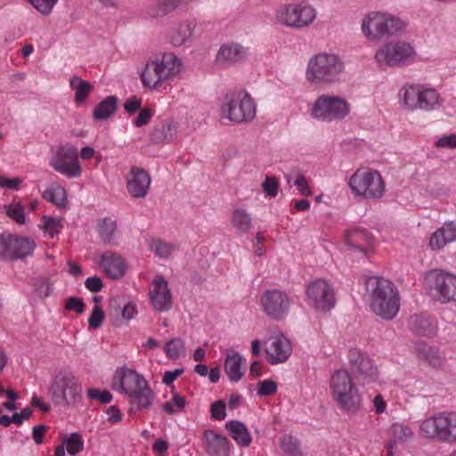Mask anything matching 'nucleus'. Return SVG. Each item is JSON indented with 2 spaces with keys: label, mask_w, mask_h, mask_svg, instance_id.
<instances>
[{
  "label": "nucleus",
  "mask_w": 456,
  "mask_h": 456,
  "mask_svg": "<svg viewBox=\"0 0 456 456\" xmlns=\"http://www.w3.org/2000/svg\"><path fill=\"white\" fill-rule=\"evenodd\" d=\"M113 390L126 395L129 398V414L148 411L155 401V394L144 377L126 368H118L112 377Z\"/></svg>",
  "instance_id": "1"
},
{
  "label": "nucleus",
  "mask_w": 456,
  "mask_h": 456,
  "mask_svg": "<svg viewBox=\"0 0 456 456\" xmlns=\"http://www.w3.org/2000/svg\"><path fill=\"white\" fill-rule=\"evenodd\" d=\"M346 71L343 59L336 53L322 52L307 61L305 79L312 86H330L340 81Z\"/></svg>",
  "instance_id": "2"
},
{
  "label": "nucleus",
  "mask_w": 456,
  "mask_h": 456,
  "mask_svg": "<svg viewBox=\"0 0 456 456\" xmlns=\"http://www.w3.org/2000/svg\"><path fill=\"white\" fill-rule=\"evenodd\" d=\"M182 65L174 53H164L160 58L149 60L141 74L143 87L150 90L166 88L179 75Z\"/></svg>",
  "instance_id": "3"
},
{
  "label": "nucleus",
  "mask_w": 456,
  "mask_h": 456,
  "mask_svg": "<svg viewBox=\"0 0 456 456\" xmlns=\"http://www.w3.org/2000/svg\"><path fill=\"white\" fill-rule=\"evenodd\" d=\"M318 18V10L306 0L281 4L274 12V21L289 29L303 30L310 28Z\"/></svg>",
  "instance_id": "4"
},
{
  "label": "nucleus",
  "mask_w": 456,
  "mask_h": 456,
  "mask_svg": "<svg viewBox=\"0 0 456 456\" xmlns=\"http://www.w3.org/2000/svg\"><path fill=\"white\" fill-rule=\"evenodd\" d=\"M256 112V104L246 91L226 94L220 103L219 116L232 123L241 124L253 120Z\"/></svg>",
  "instance_id": "5"
},
{
  "label": "nucleus",
  "mask_w": 456,
  "mask_h": 456,
  "mask_svg": "<svg viewBox=\"0 0 456 456\" xmlns=\"http://www.w3.org/2000/svg\"><path fill=\"white\" fill-rule=\"evenodd\" d=\"M49 393L56 404L76 406L82 401L83 387L75 374L61 370L53 378Z\"/></svg>",
  "instance_id": "6"
},
{
  "label": "nucleus",
  "mask_w": 456,
  "mask_h": 456,
  "mask_svg": "<svg viewBox=\"0 0 456 456\" xmlns=\"http://www.w3.org/2000/svg\"><path fill=\"white\" fill-rule=\"evenodd\" d=\"M399 308L396 287L389 280L377 277L375 288L372 289V311L382 319L390 321L396 316Z\"/></svg>",
  "instance_id": "7"
},
{
  "label": "nucleus",
  "mask_w": 456,
  "mask_h": 456,
  "mask_svg": "<svg viewBox=\"0 0 456 456\" xmlns=\"http://www.w3.org/2000/svg\"><path fill=\"white\" fill-rule=\"evenodd\" d=\"M419 434L440 443H456V411H444L427 418L419 425Z\"/></svg>",
  "instance_id": "8"
},
{
  "label": "nucleus",
  "mask_w": 456,
  "mask_h": 456,
  "mask_svg": "<svg viewBox=\"0 0 456 456\" xmlns=\"http://www.w3.org/2000/svg\"><path fill=\"white\" fill-rule=\"evenodd\" d=\"M330 387L332 399L341 409L347 411L358 409L361 404V395L348 371L336 370L331 375Z\"/></svg>",
  "instance_id": "9"
},
{
  "label": "nucleus",
  "mask_w": 456,
  "mask_h": 456,
  "mask_svg": "<svg viewBox=\"0 0 456 456\" xmlns=\"http://www.w3.org/2000/svg\"><path fill=\"white\" fill-rule=\"evenodd\" d=\"M399 94L404 107L411 110L434 111L439 110L444 103V99L435 88L422 85H405Z\"/></svg>",
  "instance_id": "10"
},
{
  "label": "nucleus",
  "mask_w": 456,
  "mask_h": 456,
  "mask_svg": "<svg viewBox=\"0 0 456 456\" xmlns=\"http://www.w3.org/2000/svg\"><path fill=\"white\" fill-rule=\"evenodd\" d=\"M351 106L343 97L322 94L315 99L309 112L312 118L322 122H337L345 119Z\"/></svg>",
  "instance_id": "11"
},
{
  "label": "nucleus",
  "mask_w": 456,
  "mask_h": 456,
  "mask_svg": "<svg viewBox=\"0 0 456 456\" xmlns=\"http://www.w3.org/2000/svg\"><path fill=\"white\" fill-rule=\"evenodd\" d=\"M78 150L71 143L60 144L53 149L49 165L56 172L68 178H77L82 175Z\"/></svg>",
  "instance_id": "12"
},
{
  "label": "nucleus",
  "mask_w": 456,
  "mask_h": 456,
  "mask_svg": "<svg viewBox=\"0 0 456 456\" xmlns=\"http://www.w3.org/2000/svg\"><path fill=\"white\" fill-rule=\"evenodd\" d=\"M434 299L445 304L456 302V275L440 269H434L426 276Z\"/></svg>",
  "instance_id": "13"
},
{
  "label": "nucleus",
  "mask_w": 456,
  "mask_h": 456,
  "mask_svg": "<svg viewBox=\"0 0 456 456\" xmlns=\"http://www.w3.org/2000/svg\"><path fill=\"white\" fill-rule=\"evenodd\" d=\"M36 248L33 239L12 234H0V259L4 261H14L23 259L30 255Z\"/></svg>",
  "instance_id": "14"
},
{
  "label": "nucleus",
  "mask_w": 456,
  "mask_h": 456,
  "mask_svg": "<svg viewBox=\"0 0 456 456\" xmlns=\"http://www.w3.org/2000/svg\"><path fill=\"white\" fill-rule=\"evenodd\" d=\"M413 47L404 41L388 43L380 47L375 54L377 63L380 67L402 66L415 57Z\"/></svg>",
  "instance_id": "15"
},
{
  "label": "nucleus",
  "mask_w": 456,
  "mask_h": 456,
  "mask_svg": "<svg viewBox=\"0 0 456 456\" xmlns=\"http://www.w3.org/2000/svg\"><path fill=\"white\" fill-rule=\"evenodd\" d=\"M306 298L310 305L323 312L330 311L336 305L333 288L322 279H317L308 285Z\"/></svg>",
  "instance_id": "16"
},
{
  "label": "nucleus",
  "mask_w": 456,
  "mask_h": 456,
  "mask_svg": "<svg viewBox=\"0 0 456 456\" xmlns=\"http://www.w3.org/2000/svg\"><path fill=\"white\" fill-rule=\"evenodd\" d=\"M260 302L265 314L274 320L283 318L289 312L291 303L289 295L278 289L265 291Z\"/></svg>",
  "instance_id": "17"
},
{
  "label": "nucleus",
  "mask_w": 456,
  "mask_h": 456,
  "mask_svg": "<svg viewBox=\"0 0 456 456\" xmlns=\"http://www.w3.org/2000/svg\"><path fill=\"white\" fill-rule=\"evenodd\" d=\"M264 346L266 361L273 365L285 362L292 353L290 342L281 334L269 337Z\"/></svg>",
  "instance_id": "18"
},
{
  "label": "nucleus",
  "mask_w": 456,
  "mask_h": 456,
  "mask_svg": "<svg viewBox=\"0 0 456 456\" xmlns=\"http://www.w3.org/2000/svg\"><path fill=\"white\" fill-rule=\"evenodd\" d=\"M126 190L134 199L145 198L149 192L151 178L150 174L139 167H132L126 176Z\"/></svg>",
  "instance_id": "19"
},
{
  "label": "nucleus",
  "mask_w": 456,
  "mask_h": 456,
  "mask_svg": "<svg viewBox=\"0 0 456 456\" xmlns=\"http://www.w3.org/2000/svg\"><path fill=\"white\" fill-rule=\"evenodd\" d=\"M150 300L158 312H167L172 306V295L167 281L162 275H156L150 290Z\"/></svg>",
  "instance_id": "20"
},
{
  "label": "nucleus",
  "mask_w": 456,
  "mask_h": 456,
  "mask_svg": "<svg viewBox=\"0 0 456 456\" xmlns=\"http://www.w3.org/2000/svg\"><path fill=\"white\" fill-rule=\"evenodd\" d=\"M195 28L191 20L174 22L167 31V41L174 47L188 46L193 40Z\"/></svg>",
  "instance_id": "21"
},
{
  "label": "nucleus",
  "mask_w": 456,
  "mask_h": 456,
  "mask_svg": "<svg viewBox=\"0 0 456 456\" xmlns=\"http://www.w3.org/2000/svg\"><path fill=\"white\" fill-rule=\"evenodd\" d=\"M98 265L100 269L110 279H119L123 277L126 271L125 258L114 251H105L99 258Z\"/></svg>",
  "instance_id": "22"
},
{
  "label": "nucleus",
  "mask_w": 456,
  "mask_h": 456,
  "mask_svg": "<svg viewBox=\"0 0 456 456\" xmlns=\"http://www.w3.org/2000/svg\"><path fill=\"white\" fill-rule=\"evenodd\" d=\"M372 26L379 37H388L401 33L405 24L400 19L389 14L375 13L372 15Z\"/></svg>",
  "instance_id": "23"
},
{
  "label": "nucleus",
  "mask_w": 456,
  "mask_h": 456,
  "mask_svg": "<svg viewBox=\"0 0 456 456\" xmlns=\"http://www.w3.org/2000/svg\"><path fill=\"white\" fill-rule=\"evenodd\" d=\"M248 54V48L237 43H231L220 47L216 61L218 65L228 68L244 61Z\"/></svg>",
  "instance_id": "24"
},
{
  "label": "nucleus",
  "mask_w": 456,
  "mask_h": 456,
  "mask_svg": "<svg viewBox=\"0 0 456 456\" xmlns=\"http://www.w3.org/2000/svg\"><path fill=\"white\" fill-rule=\"evenodd\" d=\"M206 452L209 456H227L229 452V440L212 429L203 433Z\"/></svg>",
  "instance_id": "25"
},
{
  "label": "nucleus",
  "mask_w": 456,
  "mask_h": 456,
  "mask_svg": "<svg viewBox=\"0 0 456 456\" xmlns=\"http://www.w3.org/2000/svg\"><path fill=\"white\" fill-rule=\"evenodd\" d=\"M345 244L348 250L358 251L362 257L368 256L367 248L370 237L366 231L362 229L349 230L345 235Z\"/></svg>",
  "instance_id": "26"
},
{
  "label": "nucleus",
  "mask_w": 456,
  "mask_h": 456,
  "mask_svg": "<svg viewBox=\"0 0 456 456\" xmlns=\"http://www.w3.org/2000/svg\"><path fill=\"white\" fill-rule=\"evenodd\" d=\"M246 360L234 351H228L224 360V371L229 379L237 382L242 379L246 370Z\"/></svg>",
  "instance_id": "27"
},
{
  "label": "nucleus",
  "mask_w": 456,
  "mask_h": 456,
  "mask_svg": "<svg viewBox=\"0 0 456 456\" xmlns=\"http://www.w3.org/2000/svg\"><path fill=\"white\" fill-rule=\"evenodd\" d=\"M349 185L356 196L367 197L370 188V168H359L350 178Z\"/></svg>",
  "instance_id": "28"
},
{
  "label": "nucleus",
  "mask_w": 456,
  "mask_h": 456,
  "mask_svg": "<svg viewBox=\"0 0 456 456\" xmlns=\"http://www.w3.org/2000/svg\"><path fill=\"white\" fill-rule=\"evenodd\" d=\"M409 324L411 331L420 336H433L437 329L436 322L423 314L411 316Z\"/></svg>",
  "instance_id": "29"
},
{
  "label": "nucleus",
  "mask_w": 456,
  "mask_h": 456,
  "mask_svg": "<svg viewBox=\"0 0 456 456\" xmlns=\"http://www.w3.org/2000/svg\"><path fill=\"white\" fill-rule=\"evenodd\" d=\"M231 224L237 235L246 234L253 226L251 215L244 208H235L231 215Z\"/></svg>",
  "instance_id": "30"
},
{
  "label": "nucleus",
  "mask_w": 456,
  "mask_h": 456,
  "mask_svg": "<svg viewBox=\"0 0 456 456\" xmlns=\"http://www.w3.org/2000/svg\"><path fill=\"white\" fill-rule=\"evenodd\" d=\"M225 428L231 437L240 446H248L252 437L247 427L240 421L232 420L226 423Z\"/></svg>",
  "instance_id": "31"
},
{
  "label": "nucleus",
  "mask_w": 456,
  "mask_h": 456,
  "mask_svg": "<svg viewBox=\"0 0 456 456\" xmlns=\"http://www.w3.org/2000/svg\"><path fill=\"white\" fill-rule=\"evenodd\" d=\"M70 88L75 91L74 102L80 105L86 102L90 93L93 91V85L88 81L82 79L78 76H73L69 80Z\"/></svg>",
  "instance_id": "32"
},
{
  "label": "nucleus",
  "mask_w": 456,
  "mask_h": 456,
  "mask_svg": "<svg viewBox=\"0 0 456 456\" xmlns=\"http://www.w3.org/2000/svg\"><path fill=\"white\" fill-rule=\"evenodd\" d=\"M414 348L417 357L426 364L435 368L440 365V357L438 353L426 342H417Z\"/></svg>",
  "instance_id": "33"
},
{
  "label": "nucleus",
  "mask_w": 456,
  "mask_h": 456,
  "mask_svg": "<svg viewBox=\"0 0 456 456\" xmlns=\"http://www.w3.org/2000/svg\"><path fill=\"white\" fill-rule=\"evenodd\" d=\"M118 98L110 95L102 101L94 110V118L97 120H104L112 116L117 110Z\"/></svg>",
  "instance_id": "34"
},
{
  "label": "nucleus",
  "mask_w": 456,
  "mask_h": 456,
  "mask_svg": "<svg viewBox=\"0 0 456 456\" xmlns=\"http://www.w3.org/2000/svg\"><path fill=\"white\" fill-rule=\"evenodd\" d=\"M42 197L53 203V205L63 208L67 203V193L66 190L61 185H52L47 188L42 194Z\"/></svg>",
  "instance_id": "35"
},
{
  "label": "nucleus",
  "mask_w": 456,
  "mask_h": 456,
  "mask_svg": "<svg viewBox=\"0 0 456 456\" xmlns=\"http://www.w3.org/2000/svg\"><path fill=\"white\" fill-rule=\"evenodd\" d=\"M349 360L355 370L360 374H367L370 368L369 357L360 349L354 348L349 351Z\"/></svg>",
  "instance_id": "36"
},
{
  "label": "nucleus",
  "mask_w": 456,
  "mask_h": 456,
  "mask_svg": "<svg viewBox=\"0 0 456 456\" xmlns=\"http://www.w3.org/2000/svg\"><path fill=\"white\" fill-rule=\"evenodd\" d=\"M150 249L159 258H167L175 250V245L152 238L149 243Z\"/></svg>",
  "instance_id": "37"
},
{
  "label": "nucleus",
  "mask_w": 456,
  "mask_h": 456,
  "mask_svg": "<svg viewBox=\"0 0 456 456\" xmlns=\"http://www.w3.org/2000/svg\"><path fill=\"white\" fill-rule=\"evenodd\" d=\"M164 351L168 359L176 360L185 354L184 342L179 338H174L165 344Z\"/></svg>",
  "instance_id": "38"
},
{
  "label": "nucleus",
  "mask_w": 456,
  "mask_h": 456,
  "mask_svg": "<svg viewBox=\"0 0 456 456\" xmlns=\"http://www.w3.org/2000/svg\"><path fill=\"white\" fill-rule=\"evenodd\" d=\"M116 222L111 218H104L98 225V233L105 243H110L115 235Z\"/></svg>",
  "instance_id": "39"
},
{
  "label": "nucleus",
  "mask_w": 456,
  "mask_h": 456,
  "mask_svg": "<svg viewBox=\"0 0 456 456\" xmlns=\"http://www.w3.org/2000/svg\"><path fill=\"white\" fill-rule=\"evenodd\" d=\"M186 403L187 401L183 395L174 394L171 400L166 402L162 408L167 413L172 415L176 411H183L185 409Z\"/></svg>",
  "instance_id": "40"
},
{
  "label": "nucleus",
  "mask_w": 456,
  "mask_h": 456,
  "mask_svg": "<svg viewBox=\"0 0 456 456\" xmlns=\"http://www.w3.org/2000/svg\"><path fill=\"white\" fill-rule=\"evenodd\" d=\"M62 444L66 446L67 452L70 455L78 453L84 448V441L81 436L77 432L72 433L69 437L65 438Z\"/></svg>",
  "instance_id": "41"
},
{
  "label": "nucleus",
  "mask_w": 456,
  "mask_h": 456,
  "mask_svg": "<svg viewBox=\"0 0 456 456\" xmlns=\"http://www.w3.org/2000/svg\"><path fill=\"white\" fill-rule=\"evenodd\" d=\"M391 433L394 436L392 440L395 442H408L413 437V431L403 424H394L391 427Z\"/></svg>",
  "instance_id": "42"
},
{
  "label": "nucleus",
  "mask_w": 456,
  "mask_h": 456,
  "mask_svg": "<svg viewBox=\"0 0 456 456\" xmlns=\"http://www.w3.org/2000/svg\"><path fill=\"white\" fill-rule=\"evenodd\" d=\"M6 215L15 221L18 224H23L26 222L25 209L20 202H14L5 206Z\"/></svg>",
  "instance_id": "43"
},
{
  "label": "nucleus",
  "mask_w": 456,
  "mask_h": 456,
  "mask_svg": "<svg viewBox=\"0 0 456 456\" xmlns=\"http://www.w3.org/2000/svg\"><path fill=\"white\" fill-rule=\"evenodd\" d=\"M284 452L290 456H301L302 452L299 448L298 441L293 436H284L281 444Z\"/></svg>",
  "instance_id": "44"
},
{
  "label": "nucleus",
  "mask_w": 456,
  "mask_h": 456,
  "mask_svg": "<svg viewBox=\"0 0 456 456\" xmlns=\"http://www.w3.org/2000/svg\"><path fill=\"white\" fill-rule=\"evenodd\" d=\"M386 183L379 172L372 170V199H380L385 192Z\"/></svg>",
  "instance_id": "45"
},
{
  "label": "nucleus",
  "mask_w": 456,
  "mask_h": 456,
  "mask_svg": "<svg viewBox=\"0 0 456 456\" xmlns=\"http://www.w3.org/2000/svg\"><path fill=\"white\" fill-rule=\"evenodd\" d=\"M42 229L49 234L51 237L58 234L61 228V220L57 217H46L43 218Z\"/></svg>",
  "instance_id": "46"
},
{
  "label": "nucleus",
  "mask_w": 456,
  "mask_h": 456,
  "mask_svg": "<svg viewBox=\"0 0 456 456\" xmlns=\"http://www.w3.org/2000/svg\"><path fill=\"white\" fill-rule=\"evenodd\" d=\"M52 289V285L46 277H39L35 282V291L41 298L47 297L51 294Z\"/></svg>",
  "instance_id": "47"
},
{
  "label": "nucleus",
  "mask_w": 456,
  "mask_h": 456,
  "mask_svg": "<svg viewBox=\"0 0 456 456\" xmlns=\"http://www.w3.org/2000/svg\"><path fill=\"white\" fill-rule=\"evenodd\" d=\"M87 396L92 400H96L102 403H108L112 401V395L108 390H100L98 388L90 387L87 389Z\"/></svg>",
  "instance_id": "48"
},
{
  "label": "nucleus",
  "mask_w": 456,
  "mask_h": 456,
  "mask_svg": "<svg viewBox=\"0 0 456 456\" xmlns=\"http://www.w3.org/2000/svg\"><path fill=\"white\" fill-rule=\"evenodd\" d=\"M277 384L272 379H264L258 383L257 395L261 397L274 395Z\"/></svg>",
  "instance_id": "49"
},
{
  "label": "nucleus",
  "mask_w": 456,
  "mask_h": 456,
  "mask_svg": "<svg viewBox=\"0 0 456 456\" xmlns=\"http://www.w3.org/2000/svg\"><path fill=\"white\" fill-rule=\"evenodd\" d=\"M104 313L98 305H94L91 315L88 318L89 328L96 330L101 327L104 320Z\"/></svg>",
  "instance_id": "50"
},
{
  "label": "nucleus",
  "mask_w": 456,
  "mask_h": 456,
  "mask_svg": "<svg viewBox=\"0 0 456 456\" xmlns=\"http://www.w3.org/2000/svg\"><path fill=\"white\" fill-rule=\"evenodd\" d=\"M154 111L149 107H145L140 110L137 117L134 120V125L136 127H142L146 126L151 118L153 117Z\"/></svg>",
  "instance_id": "51"
},
{
  "label": "nucleus",
  "mask_w": 456,
  "mask_h": 456,
  "mask_svg": "<svg viewBox=\"0 0 456 456\" xmlns=\"http://www.w3.org/2000/svg\"><path fill=\"white\" fill-rule=\"evenodd\" d=\"M294 185L297 188L300 194L305 197H309L313 193L305 176L303 175H298L297 176L294 181Z\"/></svg>",
  "instance_id": "52"
},
{
  "label": "nucleus",
  "mask_w": 456,
  "mask_h": 456,
  "mask_svg": "<svg viewBox=\"0 0 456 456\" xmlns=\"http://www.w3.org/2000/svg\"><path fill=\"white\" fill-rule=\"evenodd\" d=\"M65 309L68 311H75L77 314H82L85 310V304L81 298L70 297L66 299Z\"/></svg>",
  "instance_id": "53"
},
{
  "label": "nucleus",
  "mask_w": 456,
  "mask_h": 456,
  "mask_svg": "<svg viewBox=\"0 0 456 456\" xmlns=\"http://www.w3.org/2000/svg\"><path fill=\"white\" fill-rule=\"evenodd\" d=\"M447 244L443 232L440 228L436 230L430 237L429 246L434 250H438L443 248Z\"/></svg>",
  "instance_id": "54"
},
{
  "label": "nucleus",
  "mask_w": 456,
  "mask_h": 456,
  "mask_svg": "<svg viewBox=\"0 0 456 456\" xmlns=\"http://www.w3.org/2000/svg\"><path fill=\"white\" fill-rule=\"evenodd\" d=\"M212 418L217 420H223L226 417L225 403L222 400H218L211 405Z\"/></svg>",
  "instance_id": "55"
},
{
  "label": "nucleus",
  "mask_w": 456,
  "mask_h": 456,
  "mask_svg": "<svg viewBox=\"0 0 456 456\" xmlns=\"http://www.w3.org/2000/svg\"><path fill=\"white\" fill-rule=\"evenodd\" d=\"M22 180L19 177L7 178L4 175H0V187L10 190L18 191L20 187Z\"/></svg>",
  "instance_id": "56"
},
{
  "label": "nucleus",
  "mask_w": 456,
  "mask_h": 456,
  "mask_svg": "<svg viewBox=\"0 0 456 456\" xmlns=\"http://www.w3.org/2000/svg\"><path fill=\"white\" fill-rule=\"evenodd\" d=\"M279 183L274 177H266L263 183V189L269 196L274 197L278 194Z\"/></svg>",
  "instance_id": "57"
},
{
  "label": "nucleus",
  "mask_w": 456,
  "mask_h": 456,
  "mask_svg": "<svg viewBox=\"0 0 456 456\" xmlns=\"http://www.w3.org/2000/svg\"><path fill=\"white\" fill-rule=\"evenodd\" d=\"M435 145L438 148H449L455 149L456 148V134H449L444 135L439 138Z\"/></svg>",
  "instance_id": "58"
},
{
  "label": "nucleus",
  "mask_w": 456,
  "mask_h": 456,
  "mask_svg": "<svg viewBox=\"0 0 456 456\" xmlns=\"http://www.w3.org/2000/svg\"><path fill=\"white\" fill-rule=\"evenodd\" d=\"M440 230L447 243L456 240V225L452 223L444 224Z\"/></svg>",
  "instance_id": "59"
},
{
  "label": "nucleus",
  "mask_w": 456,
  "mask_h": 456,
  "mask_svg": "<svg viewBox=\"0 0 456 456\" xmlns=\"http://www.w3.org/2000/svg\"><path fill=\"white\" fill-rule=\"evenodd\" d=\"M142 100L135 96L128 98L125 104L124 109L129 114H134L141 109Z\"/></svg>",
  "instance_id": "60"
},
{
  "label": "nucleus",
  "mask_w": 456,
  "mask_h": 456,
  "mask_svg": "<svg viewBox=\"0 0 456 456\" xmlns=\"http://www.w3.org/2000/svg\"><path fill=\"white\" fill-rule=\"evenodd\" d=\"M85 286L92 292H98L102 289L103 284L99 277L92 276L86 280Z\"/></svg>",
  "instance_id": "61"
},
{
  "label": "nucleus",
  "mask_w": 456,
  "mask_h": 456,
  "mask_svg": "<svg viewBox=\"0 0 456 456\" xmlns=\"http://www.w3.org/2000/svg\"><path fill=\"white\" fill-rule=\"evenodd\" d=\"M106 414L108 415L109 422L111 424L118 423L122 419V414L119 409L115 405L108 407L106 410Z\"/></svg>",
  "instance_id": "62"
},
{
  "label": "nucleus",
  "mask_w": 456,
  "mask_h": 456,
  "mask_svg": "<svg viewBox=\"0 0 456 456\" xmlns=\"http://www.w3.org/2000/svg\"><path fill=\"white\" fill-rule=\"evenodd\" d=\"M183 372V369H175L174 370L166 371L162 378V383L170 386Z\"/></svg>",
  "instance_id": "63"
},
{
  "label": "nucleus",
  "mask_w": 456,
  "mask_h": 456,
  "mask_svg": "<svg viewBox=\"0 0 456 456\" xmlns=\"http://www.w3.org/2000/svg\"><path fill=\"white\" fill-rule=\"evenodd\" d=\"M32 415V410L26 407L21 410L20 412H16L12 415V421L14 424L20 425L23 420L28 419Z\"/></svg>",
  "instance_id": "64"
}]
</instances>
